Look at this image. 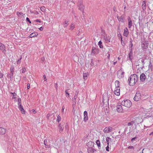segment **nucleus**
<instances>
[{"mask_svg":"<svg viewBox=\"0 0 153 153\" xmlns=\"http://www.w3.org/2000/svg\"><path fill=\"white\" fill-rule=\"evenodd\" d=\"M73 105H75L76 104V100L74 99L73 100Z\"/></svg>","mask_w":153,"mask_h":153,"instance_id":"49530a36","label":"nucleus"},{"mask_svg":"<svg viewBox=\"0 0 153 153\" xmlns=\"http://www.w3.org/2000/svg\"><path fill=\"white\" fill-rule=\"evenodd\" d=\"M87 151L88 153H93L95 151H96V150L90 147L88 149Z\"/></svg>","mask_w":153,"mask_h":153,"instance_id":"dca6fc26","label":"nucleus"},{"mask_svg":"<svg viewBox=\"0 0 153 153\" xmlns=\"http://www.w3.org/2000/svg\"><path fill=\"white\" fill-rule=\"evenodd\" d=\"M121 104L126 107L130 108L132 105V103L129 100H123Z\"/></svg>","mask_w":153,"mask_h":153,"instance_id":"7ed1b4c3","label":"nucleus"},{"mask_svg":"<svg viewBox=\"0 0 153 153\" xmlns=\"http://www.w3.org/2000/svg\"><path fill=\"white\" fill-rule=\"evenodd\" d=\"M144 59H142L141 60V62H142V65H143V67H144V64H145V63H144Z\"/></svg>","mask_w":153,"mask_h":153,"instance_id":"37998d69","label":"nucleus"},{"mask_svg":"<svg viewBox=\"0 0 153 153\" xmlns=\"http://www.w3.org/2000/svg\"><path fill=\"white\" fill-rule=\"evenodd\" d=\"M10 93L11 94H12L13 95V96H15L16 95V94L15 93H12L11 92Z\"/></svg>","mask_w":153,"mask_h":153,"instance_id":"13d9d810","label":"nucleus"},{"mask_svg":"<svg viewBox=\"0 0 153 153\" xmlns=\"http://www.w3.org/2000/svg\"><path fill=\"white\" fill-rule=\"evenodd\" d=\"M26 21L27 22H29V23H31V21H30L29 18L28 17H27L26 18Z\"/></svg>","mask_w":153,"mask_h":153,"instance_id":"a18cd8bd","label":"nucleus"},{"mask_svg":"<svg viewBox=\"0 0 153 153\" xmlns=\"http://www.w3.org/2000/svg\"><path fill=\"white\" fill-rule=\"evenodd\" d=\"M96 143L98 146V148H100L99 147H100V143L99 140H97L96 141Z\"/></svg>","mask_w":153,"mask_h":153,"instance_id":"a878e982","label":"nucleus"},{"mask_svg":"<svg viewBox=\"0 0 153 153\" xmlns=\"http://www.w3.org/2000/svg\"><path fill=\"white\" fill-rule=\"evenodd\" d=\"M79 3L78 4V7H79V9L82 11V13H83V10L84 9V7L83 5V3L82 2L81 0H80V1L79 2Z\"/></svg>","mask_w":153,"mask_h":153,"instance_id":"39448f33","label":"nucleus"},{"mask_svg":"<svg viewBox=\"0 0 153 153\" xmlns=\"http://www.w3.org/2000/svg\"><path fill=\"white\" fill-rule=\"evenodd\" d=\"M94 143L92 141H89L87 143L86 145L88 148H92L94 146Z\"/></svg>","mask_w":153,"mask_h":153,"instance_id":"2eb2a0df","label":"nucleus"},{"mask_svg":"<svg viewBox=\"0 0 153 153\" xmlns=\"http://www.w3.org/2000/svg\"><path fill=\"white\" fill-rule=\"evenodd\" d=\"M102 42H101V41H100L99 42H98V45L99 46V47L100 48H103V45H102Z\"/></svg>","mask_w":153,"mask_h":153,"instance_id":"7c9ffc66","label":"nucleus"},{"mask_svg":"<svg viewBox=\"0 0 153 153\" xmlns=\"http://www.w3.org/2000/svg\"><path fill=\"white\" fill-rule=\"evenodd\" d=\"M69 90V89H66L65 91L66 96L67 97H68L69 96V94L68 91Z\"/></svg>","mask_w":153,"mask_h":153,"instance_id":"c756f323","label":"nucleus"},{"mask_svg":"<svg viewBox=\"0 0 153 153\" xmlns=\"http://www.w3.org/2000/svg\"><path fill=\"white\" fill-rule=\"evenodd\" d=\"M141 96L140 93L139 92H137L134 98V100L135 101H137L141 99Z\"/></svg>","mask_w":153,"mask_h":153,"instance_id":"20e7f679","label":"nucleus"},{"mask_svg":"<svg viewBox=\"0 0 153 153\" xmlns=\"http://www.w3.org/2000/svg\"><path fill=\"white\" fill-rule=\"evenodd\" d=\"M117 111L119 112H122L123 111V108L120 105H117Z\"/></svg>","mask_w":153,"mask_h":153,"instance_id":"9b49d317","label":"nucleus"},{"mask_svg":"<svg viewBox=\"0 0 153 153\" xmlns=\"http://www.w3.org/2000/svg\"><path fill=\"white\" fill-rule=\"evenodd\" d=\"M44 143L45 146H48L47 144V140L46 139L44 140Z\"/></svg>","mask_w":153,"mask_h":153,"instance_id":"e433bc0d","label":"nucleus"},{"mask_svg":"<svg viewBox=\"0 0 153 153\" xmlns=\"http://www.w3.org/2000/svg\"><path fill=\"white\" fill-rule=\"evenodd\" d=\"M18 103H21V99L20 98H19L18 100Z\"/></svg>","mask_w":153,"mask_h":153,"instance_id":"864d4df0","label":"nucleus"},{"mask_svg":"<svg viewBox=\"0 0 153 153\" xmlns=\"http://www.w3.org/2000/svg\"><path fill=\"white\" fill-rule=\"evenodd\" d=\"M103 131L105 133H108L109 132L108 131V128L107 127H105L103 130Z\"/></svg>","mask_w":153,"mask_h":153,"instance_id":"473e14b6","label":"nucleus"},{"mask_svg":"<svg viewBox=\"0 0 153 153\" xmlns=\"http://www.w3.org/2000/svg\"><path fill=\"white\" fill-rule=\"evenodd\" d=\"M133 24L131 20H129L128 22V27L129 28H131Z\"/></svg>","mask_w":153,"mask_h":153,"instance_id":"4be33fe9","label":"nucleus"},{"mask_svg":"<svg viewBox=\"0 0 153 153\" xmlns=\"http://www.w3.org/2000/svg\"><path fill=\"white\" fill-rule=\"evenodd\" d=\"M14 70V69L13 66H11L10 68V72L11 74H12V76H13V72Z\"/></svg>","mask_w":153,"mask_h":153,"instance_id":"b1692460","label":"nucleus"},{"mask_svg":"<svg viewBox=\"0 0 153 153\" xmlns=\"http://www.w3.org/2000/svg\"><path fill=\"white\" fill-rule=\"evenodd\" d=\"M6 132V129L3 128H0V134H4Z\"/></svg>","mask_w":153,"mask_h":153,"instance_id":"4468645a","label":"nucleus"},{"mask_svg":"<svg viewBox=\"0 0 153 153\" xmlns=\"http://www.w3.org/2000/svg\"><path fill=\"white\" fill-rule=\"evenodd\" d=\"M124 17V16L123 15H122L120 17H119L118 16H117V18L119 21L122 23H124V22L125 20Z\"/></svg>","mask_w":153,"mask_h":153,"instance_id":"423d86ee","label":"nucleus"},{"mask_svg":"<svg viewBox=\"0 0 153 153\" xmlns=\"http://www.w3.org/2000/svg\"><path fill=\"white\" fill-rule=\"evenodd\" d=\"M88 75V73H84L83 74V76L84 79L85 80H86L87 79V76Z\"/></svg>","mask_w":153,"mask_h":153,"instance_id":"cd10ccee","label":"nucleus"},{"mask_svg":"<svg viewBox=\"0 0 153 153\" xmlns=\"http://www.w3.org/2000/svg\"><path fill=\"white\" fill-rule=\"evenodd\" d=\"M43 77L44 78V81H46L47 80V79L46 78V77L45 75H43Z\"/></svg>","mask_w":153,"mask_h":153,"instance_id":"3c124183","label":"nucleus"},{"mask_svg":"<svg viewBox=\"0 0 153 153\" xmlns=\"http://www.w3.org/2000/svg\"><path fill=\"white\" fill-rule=\"evenodd\" d=\"M0 50L4 52H5L6 51L5 47L4 45L2 43L0 44Z\"/></svg>","mask_w":153,"mask_h":153,"instance_id":"ddd939ff","label":"nucleus"},{"mask_svg":"<svg viewBox=\"0 0 153 153\" xmlns=\"http://www.w3.org/2000/svg\"><path fill=\"white\" fill-rule=\"evenodd\" d=\"M134 122L133 121H132L130 122H129L128 123L127 125L128 126H131L133 125V124H134Z\"/></svg>","mask_w":153,"mask_h":153,"instance_id":"2f4dec72","label":"nucleus"},{"mask_svg":"<svg viewBox=\"0 0 153 153\" xmlns=\"http://www.w3.org/2000/svg\"><path fill=\"white\" fill-rule=\"evenodd\" d=\"M149 63L150 64L149 66V67H150V68H152V66L151 64V62H150Z\"/></svg>","mask_w":153,"mask_h":153,"instance_id":"4d7b16f0","label":"nucleus"},{"mask_svg":"<svg viewBox=\"0 0 153 153\" xmlns=\"http://www.w3.org/2000/svg\"><path fill=\"white\" fill-rule=\"evenodd\" d=\"M22 59V58H20L17 61V63L20 64L21 62V60Z\"/></svg>","mask_w":153,"mask_h":153,"instance_id":"8fccbe9b","label":"nucleus"},{"mask_svg":"<svg viewBox=\"0 0 153 153\" xmlns=\"http://www.w3.org/2000/svg\"><path fill=\"white\" fill-rule=\"evenodd\" d=\"M142 7L143 10H144L146 9V4L145 1H144L143 2L142 4Z\"/></svg>","mask_w":153,"mask_h":153,"instance_id":"aec40b11","label":"nucleus"},{"mask_svg":"<svg viewBox=\"0 0 153 153\" xmlns=\"http://www.w3.org/2000/svg\"><path fill=\"white\" fill-rule=\"evenodd\" d=\"M57 87H58V85L57 83H55V87L56 89V90H57Z\"/></svg>","mask_w":153,"mask_h":153,"instance_id":"603ef678","label":"nucleus"},{"mask_svg":"<svg viewBox=\"0 0 153 153\" xmlns=\"http://www.w3.org/2000/svg\"><path fill=\"white\" fill-rule=\"evenodd\" d=\"M88 119V113L86 111H85L84 112L83 121L86 122Z\"/></svg>","mask_w":153,"mask_h":153,"instance_id":"6e6552de","label":"nucleus"},{"mask_svg":"<svg viewBox=\"0 0 153 153\" xmlns=\"http://www.w3.org/2000/svg\"><path fill=\"white\" fill-rule=\"evenodd\" d=\"M65 128L66 129H68V126L67 124H66L65 126Z\"/></svg>","mask_w":153,"mask_h":153,"instance_id":"bf43d9fd","label":"nucleus"},{"mask_svg":"<svg viewBox=\"0 0 153 153\" xmlns=\"http://www.w3.org/2000/svg\"><path fill=\"white\" fill-rule=\"evenodd\" d=\"M146 76L144 74H141L140 76V79L141 81L143 82L145 81Z\"/></svg>","mask_w":153,"mask_h":153,"instance_id":"9d476101","label":"nucleus"},{"mask_svg":"<svg viewBox=\"0 0 153 153\" xmlns=\"http://www.w3.org/2000/svg\"><path fill=\"white\" fill-rule=\"evenodd\" d=\"M69 24L68 22L66 21H64V27H67V25Z\"/></svg>","mask_w":153,"mask_h":153,"instance_id":"bb28decb","label":"nucleus"},{"mask_svg":"<svg viewBox=\"0 0 153 153\" xmlns=\"http://www.w3.org/2000/svg\"><path fill=\"white\" fill-rule=\"evenodd\" d=\"M43 27H41L40 28H39V29L40 30H42L43 29Z\"/></svg>","mask_w":153,"mask_h":153,"instance_id":"052dcab7","label":"nucleus"},{"mask_svg":"<svg viewBox=\"0 0 153 153\" xmlns=\"http://www.w3.org/2000/svg\"><path fill=\"white\" fill-rule=\"evenodd\" d=\"M105 41L106 42L108 43L110 42V39H108V38L106 37V38L105 39Z\"/></svg>","mask_w":153,"mask_h":153,"instance_id":"a19ab883","label":"nucleus"},{"mask_svg":"<svg viewBox=\"0 0 153 153\" xmlns=\"http://www.w3.org/2000/svg\"><path fill=\"white\" fill-rule=\"evenodd\" d=\"M142 46L143 47V49H146L148 48V47L147 45H143Z\"/></svg>","mask_w":153,"mask_h":153,"instance_id":"79ce46f5","label":"nucleus"},{"mask_svg":"<svg viewBox=\"0 0 153 153\" xmlns=\"http://www.w3.org/2000/svg\"><path fill=\"white\" fill-rule=\"evenodd\" d=\"M65 109V107L64 106H63L62 108V112H63L64 111V110Z\"/></svg>","mask_w":153,"mask_h":153,"instance_id":"e2e57ef3","label":"nucleus"},{"mask_svg":"<svg viewBox=\"0 0 153 153\" xmlns=\"http://www.w3.org/2000/svg\"><path fill=\"white\" fill-rule=\"evenodd\" d=\"M58 127L59 129V132L61 133L63 129V128L62 127V125H61V123H59L58 126Z\"/></svg>","mask_w":153,"mask_h":153,"instance_id":"f3484780","label":"nucleus"},{"mask_svg":"<svg viewBox=\"0 0 153 153\" xmlns=\"http://www.w3.org/2000/svg\"><path fill=\"white\" fill-rule=\"evenodd\" d=\"M124 74V72L122 71V70H119L118 71L117 76L121 78H122L123 77Z\"/></svg>","mask_w":153,"mask_h":153,"instance_id":"1a4fd4ad","label":"nucleus"},{"mask_svg":"<svg viewBox=\"0 0 153 153\" xmlns=\"http://www.w3.org/2000/svg\"><path fill=\"white\" fill-rule=\"evenodd\" d=\"M138 80V77L137 74H132L129 77L128 82L130 85L133 86L137 82Z\"/></svg>","mask_w":153,"mask_h":153,"instance_id":"f257e3e1","label":"nucleus"},{"mask_svg":"<svg viewBox=\"0 0 153 153\" xmlns=\"http://www.w3.org/2000/svg\"><path fill=\"white\" fill-rule=\"evenodd\" d=\"M19 110L21 111L22 113L24 114L25 113V111L23 109V106L21 105H20V106H19Z\"/></svg>","mask_w":153,"mask_h":153,"instance_id":"a211bd4d","label":"nucleus"},{"mask_svg":"<svg viewBox=\"0 0 153 153\" xmlns=\"http://www.w3.org/2000/svg\"><path fill=\"white\" fill-rule=\"evenodd\" d=\"M79 93V91L78 90H76L75 92V95L74 96V99L76 100L77 98V96Z\"/></svg>","mask_w":153,"mask_h":153,"instance_id":"393cba45","label":"nucleus"},{"mask_svg":"<svg viewBox=\"0 0 153 153\" xmlns=\"http://www.w3.org/2000/svg\"><path fill=\"white\" fill-rule=\"evenodd\" d=\"M115 84L117 83V85H116V87L114 91V93L116 95L118 96L120 95V82L118 81L117 80L115 81Z\"/></svg>","mask_w":153,"mask_h":153,"instance_id":"f03ea898","label":"nucleus"},{"mask_svg":"<svg viewBox=\"0 0 153 153\" xmlns=\"http://www.w3.org/2000/svg\"><path fill=\"white\" fill-rule=\"evenodd\" d=\"M107 144L109 145V142L110 141H112L111 139L109 137H107L106 138Z\"/></svg>","mask_w":153,"mask_h":153,"instance_id":"412c9836","label":"nucleus"},{"mask_svg":"<svg viewBox=\"0 0 153 153\" xmlns=\"http://www.w3.org/2000/svg\"><path fill=\"white\" fill-rule=\"evenodd\" d=\"M103 102L104 103H105V99H104V97H103Z\"/></svg>","mask_w":153,"mask_h":153,"instance_id":"0e129e2a","label":"nucleus"},{"mask_svg":"<svg viewBox=\"0 0 153 153\" xmlns=\"http://www.w3.org/2000/svg\"><path fill=\"white\" fill-rule=\"evenodd\" d=\"M33 112L34 114H35V113H36V111L35 110H33Z\"/></svg>","mask_w":153,"mask_h":153,"instance_id":"69168bd1","label":"nucleus"},{"mask_svg":"<svg viewBox=\"0 0 153 153\" xmlns=\"http://www.w3.org/2000/svg\"><path fill=\"white\" fill-rule=\"evenodd\" d=\"M128 58H129V59L131 61H132L133 59V52L132 49L131 48L128 54Z\"/></svg>","mask_w":153,"mask_h":153,"instance_id":"0eeeda50","label":"nucleus"},{"mask_svg":"<svg viewBox=\"0 0 153 153\" xmlns=\"http://www.w3.org/2000/svg\"><path fill=\"white\" fill-rule=\"evenodd\" d=\"M81 31V29H79V33H78V34H77V35H79V33H80V32Z\"/></svg>","mask_w":153,"mask_h":153,"instance_id":"338daca9","label":"nucleus"},{"mask_svg":"<svg viewBox=\"0 0 153 153\" xmlns=\"http://www.w3.org/2000/svg\"><path fill=\"white\" fill-rule=\"evenodd\" d=\"M34 22H39V23H41V22L40 20L38 19H37L36 20H35Z\"/></svg>","mask_w":153,"mask_h":153,"instance_id":"09e8293b","label":"nucleus"},{"mask_svg":"<svg viewBox=\"0 0 153 153\" xmlns=\"http://www.w3.org/2000/svg\"><path fill=\"white\" fill-rule=\"evenodd\" d=\"M110 54H108V59H109V58H110Z\"/></svg>","mask_w":153,"mask_h":153,"instance_id":"774afa93","label":"nucleus"},{"mask_svg":"<svg viewBox=\"0 0 153 153\" xmlns=\"http://www.w3.org/2000/svg\"><path fill=\"white\" fill-rule=\"evenodd\" d=\"M22 73H24L26 71V69L25 68H23L22 69Z\"/></svg>","mask_w":153,"mask_h":153,"instance_id":"58836bf2","label":"nucleus"},{"mask_svg":"<svg viewBox=\"0 0 153 153\" xmlns=\"http://www.w3.org/2000/svg\"><path fill=\"white\" fill-rule=\"evenodd\" d=\"M107 128H108V131H109V132H111L113 129V128L111 127H107Z\"/></svg>","mask_w":153,"mask_h":153,"instance_id":"f704fd0d","label":"nucleus"},{"mask_svg":"<svg viewBox=\"0 0 153 153\" xmlns=\"http://www.w3.org/2000/svg\"><path fill=\"white\" fill-rule=\"evenodd\" d=\"M106 149V150L108 151V152H109V145H107V147H106L105 148Z\"/></svg>","mask_w":153,"mask_h":153,"instance_id":"c03bdc74","label":"nucleus"},{"mask_svg":"<svg viewBox=\"0 0 153 153\" xmlns=\"http://www.w3.org/2000/svg\"><path fill=\"white\" fill-rule=\"evenodd\" d=\"M40 10L44 12L45 10V8L44 7H41L40 8Z\"/></svg>","mask_w":153,"mask_h":153,"instance_id":"c9c22d12","label":"nucleus"},{"mask_svg":"<svg viewBox=\"0 0 153 153\" xmlns=\"http://www.w3.org/2000/svg\"><path fill=\"white\" fill-rule=\"evenodd\" d=\"M149 45V42L148 41H145L142 44V46L143 45H147L148 46Z\"/></svg>","mask_w":153,"mask_h":153,"instance_id":"c85d7f7f","label":"nucleus"},{"mask_svg":"<svg viewBox=\"0 0 153 153\" xmlns=\"http://www.w3.org/2000/svg\"><path fill=\"white\" fill-rule=\"evenodd\" d=\"M3 74L1 72H0V78H1L3 77Z\"/></svg>","mask_w":153,"mask_h":153,"instance_id":"de8ad7c7","label":"nucleus"},{"mask_svg":"<svg viewBox=\"0 0 153 153\" xmlns=\"http://www.w3.org/2000/svg\"><path fill=\"white\" fill-rule=\"evenodd\" d=\"M128 149H134V146H129L128 147Z\"/></svg>","mask_w":153,"mask_h":153,"instance_id":"ea45409f","label":"nucleus"},{"mask_svg":"<svg viewBox=\"0 0 153 153\" xmlns=\"http://www.w3.org/2000/svg\"><path fill=\"white\" fill-rule=\"evenodd\" d=\"M27 89H29L30 88V84L29 83H28L27 84Z\"/></svg>","mask_w":153,"mask_h":153,"instance_id":"680f3d73","label":"nucleus"},{"mask_svg":"<svg viewBox=\"0 0 153 153\" xmlns=\"http://www.w3.org/2000/svg\"><path fill=\"white\" fill-rule=\"evenodd\" d=\"M38 34L37 33H31L30 35V38H32L34 37H36Z\"/></svg>","mask_w":153,"mask_h":153,"instance_id":"6ab92c4d","label":"nucleus"},{"mask_svg":"<svg viewBox=\"0 0 153 153\" xmlns=\"http://www.w3.org/2000/svg\"><path fill=\"white\" fill-rule=\"evenodd\" d=\"M93 59H91V62L90 63V64L91 66H94V64L93 62Z\"/></svg>","mask_w":153,"mask_h":153,"instance_id":"4c0bfd02","label":"nucleus"},{"mask_svg":"<svg viewBox=\"0 0 153 153\" xmlns=\"http://www.w3.org/2000/svg\"><path fill=\"white\" fill-rule=\"evenodd\" d=\"M61 117L59 116V115H58L57 116V121L58 122H59L61 120Z\"/></svg>","mask_w":153,"mask_h":153,"instance_id":"72a5a7b5","label":"nucleus"},{"mask_svg":"<svg viewBox=\"0 0 153 153\" xmlns=\"http://www.w3.org/2000/svg\"><path fill=\"white\" fill-rule=\"evenodd\" d=\"M129 34V32L128 29L127 27H126L124 29V32L123 33V35L126 36L127 37Z\"/></svg>","mask_w":153,"mask_h":153,"instance_id":"f8f14e48","label":"nucleus"},{"mask_svg":"<svg viewBox=\"0 0 153 153\" xmlns=\"http://www.w3.org/2000/svg\"><path fill=\"white\" fill-rule=\"evenodd\" d=\"M21 14H22V13H19V12L16 13V14L18 16H19V15H21Z\"/></svg>","mask_w":153,"mask_h":153,"instance_id":"6e6d98bb","label":"nucleus"},{"mask_svg":"<svg viewBox=\"0 0 153 153\" xmlns=\"http://www.w3.org/2000/svg\"><path fill=\"white\" fill-rule=\"evenodd\" d=\"M137 138V137L136 136L135 137L132 138L131 139V141H133L134 140H135V139Z\"/></svg>","mask_w":153,"mask_h":153,"instance_id":"5fc2aeb1","label":"nucleus"},{"mask_svg":"<svg viewBox=\"0 0 153 153\" xmlns=\"http://www.w3.org/2000/svg\"><path fill=\"white\" fill-rule=\"evenodd\" d=\"M75 27V24L74 23H72L70 26V29L72 30Z\"/></svg>","mask_w":153,"mask_h":153,"instance_id":"5701e85b","label":"nucleus"}]
</instances>
